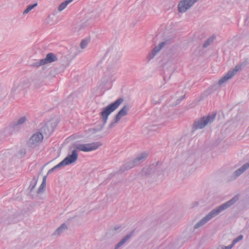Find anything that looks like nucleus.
I'll return each instance as SVG.
<instances>
[{"label": "nucleus", "instance_id": "1", "mask_svg": "<svg viewBox=\"0 0 249 249\" xmlns=\"http://www.w3.org/2000/svg\"><path fill=\"white\" fill-rule=\"evenodd\" d=\"M238 199V196H235L230 200L216 207L194 225V231L203 226L211 219L234 205Z\"/></svg>", "mask_w": 249, "mask_h": 249}, {"label": "nucleus", "instance_id": "2", "mask_svg": "<svg viewBox=\"0 0 249 249\" xmlns=\"http://www.w3.org/2000/svg\"><path fill=\"white\" fill-rule=\"evenodd\" d=\"M123 101L124 99L123 98H120L116 100L114 103H111L103 108L102 111L100 112V119L103 123V126H104L107 123L108 116L112 112L115 111L123 102Z\"/></svg>", "mask_w": 249, "mask_h": 249}, {"label": "nucleus", "instance_id": "3", "mask_svg": "<svg viewBox=\"0 0 249 249\" xmlns=\"http://www.w3.org/2000/svg\"><path fill=\"white\" fill-rule=\"evenodd\" d=\"M99 16V14H96L95 15H87L85 18L83 19L80 22L74 25L72 28L73 32L76 35L79 34L82 30L90 25V20L91 19L95 18Z\"/></svg>", "mask_w": 249, "mask_h": 249}, {"label": "nucleus", "instance_id": "4", "mask_svg": "<svg viewBox=\"0 0 249 249\" xmlns=\"http://www.w3.org/2000/svg\"><path fill=\"white\" fill-rule=\"evenodd\" d=\"M215 115V114H209L199 118L194 122L193 128L196 130L203 128L207 125L213 122Z\"/></svg>", "mask_w": 249, "mask_h": 249}, {"label": "nucleus", "instance_id": "5", "mask_svg": "<svg viewBox=\"0 0 249 249\" xmlns=\"http://www.w3.org/2000/svg\"><path fill=\"white\" fill-rule=\"evenodd\" d=\"M102 145V143L98 142L90 143L76 144L74 145V147L82 151L89 152L96 150Z\"/></svg>", "mask_w": 249, "mask_h": 249}, {"label": "nucleus", "instance_id": "6", "mask_svg": "<svg viewBox=\"0 0 249 249\" xmlns=\"http://www.w3.org/2000/svg\"><path fill=\"white\" fill-rule=\"evenodd\" d=\"M244 66L243 63L237 65L235 68L228 72V73L219 79L218 81V85L221 86L224 83L227 82L229 79H231L233 76L236 74L238 71H241Z\"/></svg>", "mask_w": 249, "mask_h": 249}, {"label": "nucleus", "instance_id": "7", "mask_svg": "<svg viewBox=\"0 0 249 249\" xmlns=\"http://www.w3.org/2000/svg\"><path fill=\"white\" fill-rule=\"evenodd\" d=\"M129 109V106L128 105H124L116 115L114 120L109 124L108 128L111 129L114 127L123 117L127 114Z\"/></svg>", "mask_w": 249, "mask_h": 249}, {"label": "nucleus", "instance_id": "8", "mask_svg": "<svg viewBox=\"0 0 249 249\" xmlns=\"http://www.w3.org/2000/svg\"><path fill=\"white\" fill-rule=\"evenodd\" d=\"M199 0H181L178 5V12L184 13L190 9Z\"/></svg>", "mask_w": 249, "mask_h": 249}, {"label": "nucleus", "instance_id": "9", "mask_svg": "<svg viewBox=\"0 0 249 249\" xmlns=\"http://www.w3.org/2000/svg\"><path fill=\"white\" fill-rule=\"evenodd\" d=\"M43 136L41 132L34 133L28 141V144L31 147H35L38 145L42 141Z\"/></svg>", "mask_w": 249, "mask_h": 249}, {"label": "nucleus", "instance_id": "10", "mask_svg": "<svg viewBox=\"0 0 249 249\" xmlns=\"http://www.w3.org/2000/svg\"><path fill=\"white\" fill-rule=\"evenodd\" d=\"M30 85L29 80L27 79L21 80L20 81L14 83L12 91L20 92L27 89L29 87Z\"/></svg>", "mask_w": 249, "mask_h": 249}, {"label": "nucleus", "instance_id": "11", "mask_svg": "<svg viewBox=\"0 0 249 249\" xmlns=\"http://www.w3.org/2000/svg\"><path fill=\"white\" fill-rule=\"evenodd\" d=\"M78 154L77 149H73L71 153H69L67 156L62 161L63 166L71 164L76 161L78 159Z\"/></svg>", "mask_w": 249, "mask_h": 249}, {"label": "nucleus", "instance_id": "12", "mask_svg": "<svg viewBox=\"0 0 249 249\" xmlns=\"http://www.w3.org/2000/svg\"><path fill=\"white\" fill-rule=\"evenodd\" d=\"M57 124L55 119H52L41 128V131L47 135L51 134L54 130Z\"/></svg>", "mask_w": 249, "mask_h": 249}, {"label": "nucleus", "instance_id": "13", "mask_svg": "<svg viewBox=\"0 0 249 249\" xmlns=\"http://www.w3.org/2000/svg\"><path fill=\"white\" fill-rule=\"evenodd\" d=\"M170 43L171 39H166L165 41L160 43L158 46L155 47L152 51L149 53L147 56V59L149 60L152 59L165 45L169 44Z\"/></svg>", "mask_w": 249, "mask_h": 249}, {"label": "nucleus", "instance_id": "14", "mask_svg": "<svg viewBox=\"0 0 249 249\" xmlns=\"http://www.w3.org/2000/svg\"><path fill=\"white\" fill-rule=\"evenodd\" d=\"M148 156V153L146 152H143L140 154L135 159L128 163L129 165L127 166L128 168L130 169L134 166L139 165Z\"/></svg>", "mask_w": 249, "mask_h": 249}, {"label": "nucleus", "instance_id": "15", "mask_svg": "<svg viewBox=\"0 0 249 249\" xmlns=\"http://www.w3.org/2000/svg\"><path fill=\"white\" fill-rule=\"evenodd\" d=\"M134 231H132L124 236L115 246L114 249H119L127 242L133 235Z\"/></svg>", "mask_w": 249, "mask_h": 249}, {"label": "nucleus", "instance_id": "16", "mask_svg": "<svg viewBox=\"0 0 249 249\" xmlns=\"http://www.w3.org/2000/svg\"><path fill=\"white\" fill-rule=\"evenodd\" d=\"M57 60V56L53 53H48L45 58L42 59V61L44 63V64H47L55 62Z\"/></svg>", "mask_w": 249, "mask_h": 249}, {"label": "nucleus", "instance_id": "17", "mask_svg": "<svg viewBox=\"0 0 249 249\" xmlns=\"http://www.w3.org/2000/svg\"><path fill=\"white\" fill-rule=\"evenodd\" d=\"M68 230V226L65 223L62 224L53 233L54 236H59Z\"/></svg>", "mask_w": 249, "mask_h": 249}, {"label": "nucleus", "instance_id": "18", "mask_svg": "<svg viewBox=\"0 0 249 249\" xmlns=\"http://www.w3.org/2000/svg\"><path fill=\"white\" fill-rule=\"evenodd\" d=\"M249 168V163H246L244 164L242 166H241L240 168L235 171L234 173V175L236 177H238L241 174L243 173L246 170H247Z\"/></svg>", "mask_w": 249, "mask_h": 249}, {"label": "nucleus", "instance_id": "19", "mask_svg": "<svg viewBox=\"0 0 249 249\" xmlns=\"http://www.w3.org/2000/svg\"><path fill=\"white\" fill-rule=\"evenodd\" d=\"M43 81L41 78H36L33 81L32 86L36 89H38L42 87Z\"/></svg>", "mask_w": 249, "mask_h": 249}, {"label": "nucleus", "instance_id": "20", "mask_svg": "<svg viewBox=\"0 0 249 249\" xmlns=\"http://www.w3.org/2000/svg\"><path fill=\"white\" fill-rule=\"evenodd\" d=\"M73 0H66L65 1L60 3L57 8V10L59 12H61L64 10L69 4Z\"/></svg>", "mask_w": 249, "mask_h": 249}, {"label": "nucleus", "instance_id": "21", "mask_svg": "<svg viewBox=\"0 0 249 249\" xmlns=\"http://www.w3.org/2000/svg\"><path fill=\"white\" fill-rule=\"evenodd\" d=\"M47 176H45L43 178V180L42 183L41 184L40 186H39V188L38 189V190L37 191V193L38 194H42L46 188V180Z\"/></svg>", "mask_w": 249, "mask_h": 249}, {"label": "nucleus", "instance_id": "22", "mask_svg": "<svg viewBox=\"0 0 249 249\" xmlns=\"http://www.w3.org/2000/svg\"><path fill=\"white\" fill-rule=\"evenodd\" d=\"M53 16L52 14H49L44 20V23L45 25H53Z\"/></svg>", "mask_w": 249, "mask_h": 249}, {"label": "nucleus", "instance_id": "23", "mask_svg": "<svg viewBox=\"0 0 249 249\" xmlns=\"http://www.w3.org/2000/svg\"><path fill=\"white\" fill-rule=\"evenodd\" d=\"M215 38V36H212L209 37L207 40L204 42L203 47L206 48L208 47L209 45H210L214 40Z\"/></svg>", "mask_w": 249, "mask_h": 249}, {"label": "nucleus", "instance_id": "24", "mask_svg": "<svg viewBox=\"0 0 249 249\" xmlns=\"http://www.w3.org/2000/svg\"><path fill=\"white\" fill-rule=\"evenodd\" d=\"M89 41L90 40L89 38H86L82 40L80 45L81 48L82 49L86 48L89 43Z\"/></svg>", "mask_w": 249, "mask_h": 249}, {"label": "nucleus", "instance_id": "25", "mask_svg": "<svg viewBox=\"0 0 249 249\" xmlns=\"http://www.w3.org/2000/svg\"><path fill=\"white\" fill-rule=\"evenodd\" d=\"M37 5V3H36L33 5H29L27 6L26 9L23 11V14L26 15L28 14L30 11H31L33 8L36 7Z\"/></svg>", "mask_w": 249, "mask_h": 249}, {"label": "nucleus", "instance_id": "26", "mask_svg": "<svg viewBox=\"0 0 249 249\" xmlns=\"http://www.w3.org/2000/svg\"><path fill=\"white\" fill-rule=\"evenodd\" d=\"M27 121V118L25 116H22L20 117L17 121L15 125H21L23 124Z\"/></svg>", "mask_w": 249, "mask_h": 249}, {"label": "nucleus", "instance_id": "27", "mask_svg": "<svg viewBox=\"0 0 249 249\" xmlns=\"http://www.w3.org/2000/svg\"><path fill=\"white\" fill-rule=\"evenodd\" d=\"M63 167H64V166L62 165V163L60 162L59 163H58V164H57L56 165L54 166L53 168L50 169L48 172L47 175H49V174L52 173V172H53L55 170H56L58 168H62Z\"/></svg>", "mask_w": 249, "mask_h": 249}, {"label": "nucleus", "instance_id": "28", "mask_svg": "<svg viewBox=\"0 0 249 249\" xmlns=\"http://www.w3.org/2000/svg\"><path fill=\"white\" fill-rule=\"evenodd\" d=\"M44 63L42 61V59H40L38 61L32 64V66L35 67H38L40 66L44 65Z\"/></svg>", "mask_w": 249, "mask_h": 249}, {"label": "nucleus", "instance_id": "29", "mask_svg": "<svg viewBox=\"0 0 249 249\" xmlns=\"http://www.w3.org/2000/svg\"><path fill=\"white\" fill-rule=\"evenodd\" d=\"M243 238V236L242 235H239L233 240L232 244L234 246L236 243L242 240Z\"/></svg>", "mask_w": 249, "mask_h": 249}, {"label": "nucleus", "instance_id": "30", "mask_svg": "<svg viewBox=\"0 0 249 249\" xmlns=\"http://www.w3.org/2000/svg\"><path fill=\"white\" fill-rule=\"evenodd\" d=\"M108 82V78L105 77L102 79L101 81L100 86H104Z\"/></svg>", "mask_w": 249, "mask_h": 249}, {"label": "nucleus", "instance_id": "31", "mask_svg": "<svg viewBox=\"0 0 249 249\" xmlns=\"http://www.w3.org/2000/svg\"><path fill=\"white\" fill-rule=\"evenodd\" d=\"M234 246L231 244L228 246H221L220 247V249H231Z\"/></svg>", "mask_w": 249, "mask_h": 249}, {"label": "nucleus", "instance_id": "32", "mask_svg": "<svg viewBox=\"0 0 249 249\" xmlns=\"http://www.w3.org/2000/svg\"><path fill=\"white\" fill-rule=\"evenodd\" d=\"M184 98V96H182L181 99H183Z\"/></svg>", "mask_w": 249, "mask_h": 249}, {"label": "nucleus", "instance_id": "33", "mask_svg": "<svg viewBox=\"0 0 249 249\" xmlns=\"http://www.w3.org/2000/svg\"><path fill=\"white\" fill-rule=\"evenodd\" d=\"M34 186H33V188H32V189H33V188H34Z\"/></svg>", "mask_w": 249, "mask_h": 249}, {"label": "nucleus", "instance_id": "34", "mask_svg": "<svg viewBox=\"0 0 249 249\" xmlns=\"http://www.w3.org/2000/svg\"><path fill=\"white\" fill-rule=\"evenodd\" d=\"M34 186H33V188H32V189H33V188H34Z\"/></svg>", "mask_w": 249, "mask_h": 249}]
</instances>
